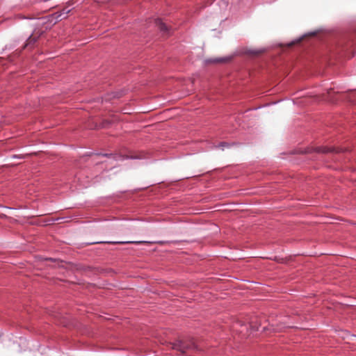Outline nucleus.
Segmentation results:
<instances>
[{
  "mask_svg": "<svg viewBox=\"0 0 356 356\" xmlns=\"http://www.w3.org/2000/svg\"><path fill=\"white\" fill-rule=\"evenodd\" d=\"M70 12V9L68 8V7L64 8L60 15H58L59 17H60V19H65L67 17V15Z\"/></svg>",
  "mask_w": 356,
  "mask_h": 356,
  "instance_id": "20e7f679",
  "label": "nucleus"
},
{
  "mask_svg": "<svg viewBox=\"0 0 356 356\" xmlns=\"http://www.w3.org/2000/svg\"><path fill=\"white\" fill-rule=\"evenodd\" d=\"M156 24L159 27V29L165 33H167L168 31V27L163 23L161 19H158L156 20Z\"/></svg>",
  "mask_w": 356,
  "mask_h": 356,
  "instance_id": "7ed1b4c3",
  "label": "nucleus"
},
{
  "mask_svg": "<svg viewBox=\"0 0 356 356\" xmlns=\"http://www.w3.org/2000/svg\"><path fill=\"white\" fill-rule=\"evenodd\" d=\"M225 61H226V59H225V58H215V59H211V60H208L209 63H223Z\"/></svg>",
  "mask_w": 356,
  "mask_h": 356,
  "instance_id": "39448f33",
  "label": "nucleus"
},
{
  "mask_svg": "<svg viewBox=\"0 0 356 356\" xmlns=\"http://www.w3.org/2000/svg\"><path fill=\"white\" fill-rule=\"evenodd\" d=\"M1 337V334H0V337Z\"/></svg>",
  "mask_w": 356,
  "mask_h": 356,
  "instance_id": "0eeeda50",
  "label": "nucleus"
},
{
  "mask_svg": "<svg viewBox=\"0 0 356 356\" xmlns=\"http://www.w3.org/2000/svg\"><path fill=\"white\" fill-rule=\"evenodd\" d=\"M101 242H94L93 243H100ZM107 243L112 244H127V243H134V244H147L152 243V242L145 241H118V242H106Z\"/></svg>",
  "mask_w": 356,
  "mask_h": 356,
  "instance_id": "f03ea898",
  "label": "nucleus"
},
{
  "mask_svg": "<svg viewBox=\"0 0 356 356\" xmlns=\"http://www.w3.org/2000/svg\"><path fill=\"white\" fill-rule=\"evenodd\" d=\"M172 348L184 353L187 350L196 348V346L192 339H181L172 343Z\"/></svg>",
  "mask_w": 356,
  "mask_h": 356,
  "instance_id": "f257e3e1",
  "label": "nucleus"
},
{
  "mask_svg": "<svg viewBox=\"0 0 356 356\" xmlns=\"http://www.w3.org/2000/svg\"><path fill=\"white\" fill-rule=\"evenodd\" d=\"M330 151H331V150L330 149H328V148H323V152H330Z\"/></svg>",
  "mask_w": 356,
  "mask_h": 356,
  "instance_id": "423d86ee",
  "label": "nucleus"
}]
</instances>
